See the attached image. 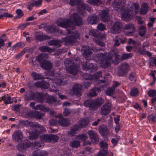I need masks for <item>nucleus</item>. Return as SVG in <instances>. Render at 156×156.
<instances>
[{
  "label": "nucleus",
  "mask_w": 156,
  "mask_h": 156,
  "mask_svg": "<svg viewBox=\"0 0 156 156\" xmlns=\"http://www.w3.org/2000/svg\"><path fill=\"white\" fill-rule=\"evenodd\" d=\"M72 20L70 19L66 20L62 18H60L58 20L57 24L58 25L63 28H68V33L71 34L72 31L71 30L74 29L75 26L73 24V21L77 26H80L83 23V21L81 18L77 13H73L72 15Z\"/></svg>",
  "instance_id": "1"
},
{
  "label": "nucleus",
  "mask_w": 156,
  "mask_h": 156,
  "mask_svg": "<svg viewBox=\"0 0 156 156\" xmlns=\"http://www.w3.org/2000/svg\"><path fill=\"white\" fill-rule=\"evenodd\" d=\"M106 53H100L96 54L95 58L97 61H100L101 66L102 68L106 69L110 66L113 62L112 56L109 55H106Z\"/></svg>",
  "instance_id": "2"
},
{
  "label": "nucleus",
  "mask_w": 156,
  "mask_h": 156,
  "mask_svg": "<svg viewBox=\"0 0 156 156\" xmlns=\"http://www.w3.org/2000/svg\"><path fill=\"white\" fill-rule=\"evenodd\" d=\"M32 129V131L29 132V138L30 139L37 138L39 134L44 133L46 131L44 126L38 123L33 124Z\"/></svg>",
  "instance_id": "3"
},
{
  "label": "nucleus",
  "mask_w": 156,
  "mask_h": 156,
  "mask_svg": "<svg viewBox=\"0 0 156 156\" xmlns=\"http://www.w3.org/2000/svg\"><path fill=\"white\" fill-rule=\"evenodd\" d=\"M104 103V100L100 97L93 100H87L84 103V105L86 107H88L90 109L94 110L97 109Z\"/></svg>",
  "instance_id": "4"
},
{
  "label": "nucleus",
  "mask_w": 156,
  "mask_h": 156,
  "mask_svg": "<svg viewBox=\"0 0 156 156\" xmlns=\"http://www.w3.org/2000/svg\"><path fill=\"white\" fill-rule=\"evenodd\" d=\"M70 62L71 65L68 67L67 70L70 73L76 75L77 73L78 68L80 66L78 59L77 58L72 59Z\"/></svg>",
  "instance_id": "5"
},
{
  "label": "nucleus",
  "mask_w": 156,
  "mask_h": 156,
  "mask_svg": "<svg viewBox=\"0 0 156 156\" xmlns=\"http://www.w3.org/2000/svg\"><path fill=\"white\" fill-rule=\"evenodd\" d=\"M83 86L79 83H75L69 91V94L72 96L77 97L82 95Z\"/></svg>",
  "instance_id": "6"
},
{
  "label": "nucleus",
  "mask_w": 156,
  "mask_h": 156,
  "mask_svg": "<svg viewBox=\"0 0 156 156\" xmlns=\"http://www.w3.org/2000/svg\"><path fill=\"white\" fill-rule=\"evenodd\" d=\"M125 0H114L113 6L114 10L118 11L122 10L124 8Z\"/></svg>",
  "instance_id": "7"
},
{
  "label": "nucleus",
  "mask_w": 156,
  "mask_h": 156,
  "mask_svg": "<svg viewBox=\"0 0 156 156\" xmlns=\"http://www.w3.org/2000/svg\"><path fill=\"white\" fill-rule=\"evenodd\" d=\"M82 50L83 51V55L86 60L90 59V55L92 54V50L88 46H84L82 47Z\"/></svg>",
  "instance_id": "8"
},
{
  "label": "nucleus",
  "mask_w": 156,
  "mask_h": 156,
  "mask_svg": "<svg viewBox=\"0 0 156 156\" xmlns=\"http://www.w3.org/2000/svg\"><path fill=\"white\" fill-rule=\"evenodd\" d=\"M55 118H59L58 120V124L62 127H66L70 125L69 120L67 119L63 118L62 114H59L55 115Z\"/></svg>",
  "instance_id": "9"
},
{
  "label": "nucleus",
  "mask_w": 156,
  "mask_h": 156,
  "mask_svg": "<svg viewBox=\"0 0 156 156\" xmlns=\"http://www.w3.org/2000/svg\"><path fill=\"white\" fill-rule=\"evenodd\" d=\"M123 27L122 23L119 21L115 22L111 29V31L114 34H116L120 33Z\"/></svg>",
  "instance_id": "10"
},
{
  "label": "nucleus",
  "mask_w": 156,
  "mask_h": 156,
  "mask_svg": "<svg viewBox=\"0 0 156 156\" xmlns=\"http://www.w3.org/2000/svg\"><path fill=\"white\" fill-rule=\"evenodd\" d=\"M111 104L108 102L105 104L101 108L100 114L102 115L106 116L110 113L111 109Z\"/></svg>",
  "instance_id": "11"
},
{
  "label": "nucleus",
  "mask_w": 156,
  "mask_h": 156,
  "mask_svg": "<svg viewBox=\"0 0 156 156\" xmlns=\"http://www.w3.org/2000/svg\"><path fill=\"white\" fill-rule=\"evenodd\" d=\"M133 11L128 9L125 10L122 14V19L125 21H128L133 18Z\"/></svg>",
  "instance_id": "12"
},
{
  "label": "nucleus",
  "mask_w": 156,
  "mask_h": 156,
  "mask_svg": "<svg viewBox=\"0 0 156 156\" xmlns=\"http://www.w3.org/2000/svg\"><path fill=\"white\" fill-rule=\"evenodd\" d=\"M129 66L126 63L122 64L120 66L118 75L119 76H122L126 75L129 69Z\"/></svg>",
  "instance_id": "13"
},
{
  "label": "nucleus",
  "mask_w": 156,
  "mask_h": 156,
  "mask_svg": "<svg viewBox=\"0 0 156 156\" xmlns=\"http://www.w3.org/2000/svg\"><path fill=\"white\" fill-rule=\"evenodd\" d=\"M12 140L18 142H21L23 139V134L20 130H16L12 136Z\"/></svg>",
  "instance_id": "14"
},
{
  "label": "nucleus",
  "mask_w": 156,
  "mask_h": 156,
  "mask_svg": "<svg viewBox=\"0 0 156 156\" xmlns=\"http://www.w3.org/2000/svg\"><path fill=\"white\" fill-rule=\"evenodd\" d=\"M109 11L107 9H103L100 13L99 16L101 20L103 22L109 21L110 17L109 16Z\"/></svg>",
  "instance_id": "15"
},
{
  "label": "nucleus",
  "mask_w": 156,
  "mask_h": 156,
  "mask_svg": "<svg viewBox=\"0 0 156 156\" xmlns=\"http://www.w3.org/2000/svg\"><path fill=\"white\" fill-rule=\"evenodd\" d=\"M87 60L86 61L82 63V67L84 70L87 71L91 69L92 71H94L96 69V65L92 63H90Z\"/></svg>",
  "instance_id": "16"
},
{
  "label": "nucleus",
  "mask_w": 156,
  "mask_h": 156,
  "mask_svg": "<svg viewBox=\"0 0 156 156\" xmlns=\"http://www.w3.org/2000/svg\"><path fill=\"white\" fill-rule=\"evenodd\" d=\"M88 134L93 144H96L98 142L99 138L97 134L95 132L92 130H89Z\"/></svg>",
  "instance_id": "17"
},
{
  "label": "nucleus",
  "mask_w": 156,
  "mask_h": 156,
  "mask_svg": "<svg viewBox=\"0 0 156 156\" xmlns=\"http://www.w3.org/2000/svg\"><path fill=\"white\" fill-rule=\"evenodd\" d=\"M30 147H31V144L30 142L27 140H25L22 143L18 144L17 146V147L19 151H22L23 150L26 149Z\"/></svg>",
  "instance_id": "18"
},
{
  "label": "nucleus",
  "mask_w": 156,
  "mask_h": 156,
  "mask_svg": "<svg viewBox=\"0 0 156 156\" xmlns=\"http://www.w3.org/2000/svg\"><path fill=\"white\" fill-rule=\"evenodd\" d=\"M124 29L128 31L126 32V34L128 36H132L135 31V28L134 25L132 24H126L124 27Z\"/></svg>",
  "instance_id": "19"
},
{
  "label": "nucleus",
  "mask_w": 156,
  "mask_h": 156,
  "mask_svg": "<svg viewBox=\"0 0 156 156\" xmlns=\"http://www.w3.org/2000/svg\"><path fill=\"white\" fill-rule=\"evenodd\" d=\"M75 40L71 36H69L67 37L63 38L62 39L61 42H65L68 45H73L76 42Z\"/></svg>",
  "instance_id": "20"
},
{
  "label": "nucleus",
  "mask_w": 156,
  "mask_h": 156,
  "mask_svg": "<svg viewBox=\"0 0 156 156\" xmlns=\"http://www.w3.org/2000/svg\"><path fill=\"white\" fill-rule=\"evenodd\" d=\"M81 129V128L78 123L72 126L70 131L68 132L69 134L71 136H73L76 133V131Z\"/></svg>",
  "instance_id": "21"
},
{
  "label": "nucleus",
  "mask_w": 156,
  "mask_h": 156,
  "mask_svg": "<svg viewBox=\"0 0 156 156\" xmlns=\"http://www.w3.org/2000/svg\"><path fill=\"white\" fill-rule=\"evenodd\" d=\"M88 23L91 24H96L99 21L98 17L95 14L89 16L87 19Z\"/></svg>",
  "instance_id": "22"
},
{
  "label": "nucleus",
  "mask_w": 156,
  "mask_h": 156,
  "mask_svg": "<svg viewBox=\"0 0 156 156\" xmlns=\"http://www.w3.org/2000/svg\"><path fill=\"white\" fill-rule=\"evenodd\" d=\"M40 66L42 68L48 70L52 69V65L50 62L46 60L41 63Z\"/></svg>",
  "instance_id": "23"
},
{
  "label": "nucleus",
  "mask_w": 156,
  "mask_h": 156,
  "mask_svg": "<svg viewBox=\"0 0 156 156\" xmlns=\"http://www.w3.org/2000/svg\"><path fill=\"white\" fill-rule=\"evenodd\" d=\"M48 154L46 151L36 150L33 152L32 156H48Z\"/></svg>",
  "instance_id": "24"
},
{
  "label": "nucleus",
  "mask_w": 156,
  "mask_h": 156,
  "mask_svg": "<svg viewBox=\"0 0 156 156\" xmlns=\"http://www.w3.org/2000/svg\"><path fill=\"white\" fill-rule=\"evenodd\" d=\"M48 57V54H40L36 57V60L41 64L43 61H46Z\"/></svg>",
  "instance_id": "25"
},
{
  "label": "nucleus",
  "mask_w": 156,
  "mask_h": 156,
  "mask_svg": "<svg viewBox=\"0 0 156 156\" xmlns=\"http://www.w3.org/2000/svg\"><path fill=\"white\" fill-rule=\"evenodd\" d=\"M35 93L30 91L25 94L24 98L25 100L27 101H30L32 99L34 100H35Z\"/></svg>",
  "instance_id": "26"
},
{
  "label": "nucleus",
  "mask_w": 156,
  "mask_h": 156,
  "mask_svg": "<svg viewBox=\"0 0 156 156\" xmlns=\"http://www.w3.org/2000/svg\"><path fill=\"white\" fill-rule=\"evenodd\" d=\"M62 39L60 41L58 40H52L48 42V45L49 46H55L57 48L60 47L62 44L61 43L62 42H61Z\"/></svg>",
  "instance_id": "27"
},
{
  "label": "nucleus",
  "mask_w": 156,
  "mask_h": 156,
  "mask_svg": "<svg viewBox=\"0 0 156 156\" xmlns=\"http://www.w3.org/2000/svg\"><path fill=\"white\" fill-rule=\"evenodd\" d=\"M45 98V96L42 93H35V99L36 101L38 102H42L44 101Z\"/></svg>",
  "instance_id": "28"
},
{
  "label": "nucleus",
  "mask_w": 156,
  "mask_h": 156,
  "mask_svg": "<svg viewBox=\"0 0 156 156\" xmlns=\"http://www.w3.org/2000/svg\"><path fill=\"white\" fill-rule=\"evenodd\" d=\"M36 85L37 86L44 89L47 88L49 85L48 82L44 81H42L41 82H37L36 83Z\"/></svg>",
  "instance_id": "29"
},
{
  "label": "nucleus",
  "mask_w": 156,
  "mask_h": 156,
  "mask_svg": "<svg viewBox=\"0 0 156 156\" xmlns=\"http://www.w3.org/2000/svg\"><path fill=\"white\" fill-rule=\"evenodd\" d=\"M100 32L97 29H91L89 32V35L93 36L96 38H98L100 36Z\"/></svg>",
  "instance_id": "30"
},
{
  "label": "nucleus",
  "mask_w": 156,
  "mask_h": 156,
  "mask_svg": "<svg viewBox=\"0 0 156 156\" xmlns=\"http://www.w3.org/2000/svg\"><path fill=\"white\" fill-rule=\"evenodd\" d=\"M38 49L42 52H48L51 53L53 51V49L47 46H41Z\"/></svg>",
  "instance_id": "31"
},
{
  "label": "nucleus",
  "mask_w": 156,
  "mask_h": 156,
  "mask_svg": "<svg viewBox=\"0 0 156 156\" xmlns=\"http://www.w3.org/2000/svg\"><path fill=\"white\" fill-rule=\"evenodd\" d=\"M44 146L43 143L41 141L40 142H35L31 143V148H32L37 149L39 147H43Z\"/></svg>",
  "instance_id": "32"
},
{
  "label": "nucleus",
  "mask_w": 156,
  "mask_h": 156,
  "mask_svg": "<svg viewBox=\"0 0 156 156\" xmlns=\"http://www.w3.org/2000/svg\"><path fill=\"white\" fill-rule=\"evenodd\" d=\"M40 140L43 143L44 142L50 143V135L43 134L40 136Z\"/></svg>",
  "instance_id": "33"
},
{
  "label": "nucleus",
  "mask_w": 156,
  "mask_h": 156,
  "mask_svg": "<svg viewBox=\"0 0 156 156\" xmlns=\"http://www.w3.org/2000/svg\"><path fill=\"white\" fill-rule=\"evenodd\" d=\"M79 7H80V10H78L79 11H80L81 10L83 11V10L86 9L89 12L90 11L91 9L90 7L88 6L87 4L84 3H81Z\"/></svg>",
  "instance_id": "34"
},
{
  "label": "nucleus",
  "mask_w": 156,
  "mask_h": 156,
  "mask_svg": "<svg viewBox=\"0 0 156 156\" xmlns=\"http://www.w3.org/2000/svg\"><path fill=\"white\" fill-rule=\"evenodd\" d=\"M35 39L39 41H43L45 40L50 39V37L47 35H37L35 36Z\"/></svg>",
  "instance_id": "35"
},
{
  "label": "nucleus",
  "mask_w": 156,
  "mask_h": 156,
  "mask_svg": "<svg viewBox=\"0 0 156 156\" xmlns=\"http://www.w3.org/2000/svg\"><path fill=\"white\" fill-rule=\"evenodd\" d=\"M148 9V6L147 3H143L141 6V8L140 10V13L141 14H146L147 12Z\"/></svg>",
  "instance_id": "36"
},
{
  "label": "nucleus",
  "mask_w": 156,
  "mask_h": 156,
  "mask_svg": "<svg viewBox=\"0 0 156 156\" xmlns=\"http://www.w3.org/2000/svg\"><path fill=\"white\" fill-rule=\"evenodd\" d=\"M69 145L72 148H78L80 146V142L78 140H73L70 142Z\"/></svg>",
  "instance_id": "37"
},
{
  "label": "nucleus",
  "mask_w": 156,
  "mask_h": 156,
  "mask_svg": "<svg viewBox=\"0 0 156 156\" xmlns=\"http://www.w3.org/2000/svg\"><path fill=\"white\" fill-rule=\"evenodd\" d=\"M81 3L80 2V0H70L69 2V4L72 6H73L75 5L78 6V10H80V7L79 5Z\"/></svg>",
  "instance_id": "38"
},
{
  "label": "nucleus",
  "mask_w": 156,
  "mask_h": 156,
  "mask_svg": "<svg viewBox=\"0 0 156 156\" xmlns=\"http://www.w3.org/2000/svg\"><path fill=\"white\" fill-rule=\"evenodd\" d=\"M88 119L87 118H84L81 120L79 122L78 124L82 129L87 126L88 125Z\"/></svg>",
  "instance_id": "39"
},
{
  "label": "nucleus",
  "mask_w": 156,
  "mask_h": 156,
  "mask_svg": "<svg viewBox=\"0 0 156 156\" xmlns=\"http://www.w3.org/2000/svg\"><path fill=\"white\" fill-rule=\"evenodd\" d=\"M98 79H85V80L84 81V86L86 88L88 87L91 84V81L94 79L95 81H97Z\"/></svg>",
  "instance_id": "40"
},
{
  "label": "nucleus",
  "mask_w": 156,
  "mask_h": 156,
  "mask_svg": "<svg viewBox=\"0 0 156 156\" xmlns=\"http://www.w3.org/2000/svg\"><path fill=\"white\" fill-rule=\"evenodd\" d=\"M65 79H58L55 80V83L57 85H62L64 86L68 82V80H64Z\"/></svg>",
  "instance_id": "41"
},
{
  "label": "nucleus",
  "mask_w": 156,
  "mask_h": 156,
  "mask_svg": "<svg viewBox=\"0 0 156 156\" xmlns=\"http://www.w3.org/2000/svg\"><path fill=\"white\" fill-rule=\"evenodd\" d=\"M20 123L23 126H25L27 127L30 126V129H32V126L33 124L32 122L27 120L22 121L20 122Z\"/></svg>",
  "instance_id": "42"
},
{
  "label": "nucleus",
  "mask_w": 156,
  "mask_h": 156,
  "mask_svg": "<svg viewBox=\"0 0 156 156\" xmlns=\"http://www.w3.org/2000/svg\"><path fill=\"white\" fill-rule=\"evenodd\" d=\"M1 100L4 101V103L6 105L11 104L12 102L11 101V98L9 96H4L2 97L1 98H0V100Z\"/></svg>",
  "instance_id": "43"
},
{
  "label": "nucleus",
  "mask_w": 156,
  "mask_h": 156,
  "mask_svg": "<svg viewBox=\"0 0 156 156\" xmlns=\"http://www.w3.org/2000/svg\"><path fill=\"white\" fill-rule=\"evenodd\" d=\"M147 119L149 122L151 123L156 121V114H151L147 116Z\"/></svg>",
  "instance_id": "44"
},
{
  "label": "nucleus",
  "mask_w": 156,
  "mask_h": 156,
  "mask_svg": "<svg viewBox=\"0 0 156 156\" xmlns=\"http://www.w3.org/2000/svg\"><path fill=\"white\" fill-rule=\"evenodd\" d=\"M59 137L56 135H50V143H54L58 141Z\"/></svg>",
  "instance_id": "45"
},
{
  "label": "nucleus",
  "mask_w": 156,
  "mask_h": 156,
  "mask_svg": "<svg viewBox=\"0 0 156 156\" xmlns=\"http://www.w3.org/2000/svg\"><path fill=\"white\" fill-rule=\"evenodd\" d=\"M133 55L132 53H129L128 54H123L121 56V60L122 61L126 60L131 58Z\"/></svg>",
  "instance_id": "46"
},
{
  "label": "nucleus",
  "mask_w": 156,
  "mask_h": 156,
  "mask_svg": "<svg viewBox=\"0 0 156 156\" xmlns=\"http://www.w3.org/2000/svg\"><path fill=\"white\" fill-rule=\"evenodd\" d=\"M87 2L94 6L98 5L101 4V0H87Z\"/></svg>",
  "instance_id": "47"
},
{
  "label": "nucleus",
  "mask_w": 156,
  "mask_h": 156,
  "mask_svg": "<svg viewBox=\"0 0 156 156\" xmlns=\"http://www.w3.org/2000/svg\"><path fill=\"white\" fill-rule=\"evenodd\" d=\"M44 115V114L43 113L38 111H35L34 113V117L39 119H41L42 117Z\"/></svg>",
  "instance_id": "48"
},
{
  "label": "nucleus",
  "mask_w": 156,
  "mask_h": 156,
  "mask_svg": "<svg viewBox=\"0 0 156 156\" xmlns=\"http://www.w3.org/2000/svg\"><path fill=\"white\" fill-rule=\"evenodd\" d=\"M115 89L114 87H111L107 88L106 91V94L108 96L112 95L115 92Z\"/></svg>",
  "instance_id": "49"
},
{
  "label": "nucleus",
  "mask_w": 156,
  "mask_h": 156,
  "mask_svg": "<svg viewBox=\"0 0 156 156\" xmlns=\"http://www.w3.org/2000/svg\"><path fill=\"white\" fill-rule=\"evenodd\" d=\"M146 28L144 26H142L139 29V34L141 37L143 36L146 33Z\"/></svg>",
  "instance_id": "50"
},
{
  "label": "nucleus",
  "mask_w": 156,
  "mask_h": 156,
  "mask_svg": "<svg viewBox=\"0 0 156 156\" xmlns=\"http://www.w3.org/2000/svg\"><path fill=\"white\" fill-rule=\"evenodd\" d=\"M34 109L41 110L45 111H48L49 110V109L48 108L45 107L40 105L36 106L34 108Z\"/></svg>",
  "instance_id": "51"
},
{
  "label": "nucleus",
  "mask_w": 156,
  "mask_h": 156,
  "mask_svg": "<svg viewBox=\"0 0 156 156\" xmlns=\"http://www.w3.org/2000/svg\"><path fill=\"white\" fill-rule=\"evenodd\" d=\"M138 91L137 88H134L130 90L129 94L130 96L133 97L136 96L138 94Z\"/></svg>",
  "instance_id": "52"
},
{
  "label": "nucleus",
  "mask_w": 156,
  "mask_h": 156,
  "mask_svg": "<svg viewBox=\"0 0 156 156\" xmlns=\"http://www.w3.org/2000/svg\"><path fill=\"white\" fill-rule=\"evenodd\" d=\"M149 65L151 66H156V57L151 58L149 60Z\"/></svg>",
  "instance_id": "53"
},
{
  "label": "nucleus",
  "mask_w": 156,
  "mask_h": 156,
  "mask_svg": "<svg viewBox=\"0 0 156 156\" xmlns=\"http://www.w3.org/2000/svg\"><path fill=\"white\" fill-rule=\"evenodd\" d=\"M31 76L33 78H49L48 77H43L42 75L34 72L31 73Z\"/></svg>",
  "instance_id": "54"
},
{
  "label": "nucleus",
  "mask_w": 156,
  "mask_h": 156,
  "mask_svg": "<svg viewBox=\"0 0 156 156\" xmlns=\"http://www.w3.org/2000/svg\"><path fill=\"white\" fill-rule=\"evenodd\" d=\"M56 101L55 98L51 96H49L47 98V102L50 104H51L53 102H55Z\"/></svg>",
  "instance_id": "55"
},
{
  "label": "nucleus",
  "mask_w": 156,
  "mask_h": 156,
  "mask_svg": "<svg viewBox=\"0 0 156 156\" xmlns=\"http://www.w3.org/2000/svg\"><path fill=\"white\" fill-rule=\"evenodd\" d=\"M75 40L78 39L80 37V35L78 32L76 30H74L72 32V35H70Z\"/></svg>",
  "instance_id": "56"
},
{
  "label": "nucleus",
  "mask_w": 156,
  "mask_h": 156,
  "mask_svg": "<svg viewBox=\"0 0 156 156\" xmlns=\"http://www.w3.org/2000/svg\"><path fill=\"white\" fill-rule=\"evenodd\" d=\"M147 94L149 97H155L156 96V90H151L148 91Z\"/></svg>",
  "instance_id": "57"
},
{
  "label": "nucleus",
  "mask_w": 156,
  "mask_h": 156,
  "mask_svg": "<svg viewBox=\"0 0 156 156\" xmlns=\"http://www.w3.org/2000/svg\"><path fill=\"white\" fill-rule=\"evenodd\" d=\"M108 152V150H101L98 152L97 156H107V154Z\"/></svg>",
  "instance_id": "58"
},
{
  "label": "nucleus",
  "mask_w": 156,
  "mask_h": 156,
  "mask_svg": "<svg viewBox=\"0 0 156 156\" xmlns=\"http://www.w3.org/2000/svg\"><path fill=\"white\" fill-rule=\"evenodd\" d=\"M16 12L17 15L16 18H20L23 16V13L21 9H17Z\"/></svg>",
  "instance_id": "59"
},
{
  "label": "nucleus",
  "mask_w": 156,
  "mask_h": 156,
  "mask_svg": "<svg viewBox=\"0 0 156 156\" xmlns=\"http://www.w3.org/2000/svg\"><path fill=\"white\" fill-rule=\"evenodd\" d=\"M12 17L13 15L12 14L8 13L7 12H5L3 15H0V19H2L3 17Z\"/></svg>",
  "instance_id": "60"
},
{
  "label": "nucleus",
  "mask_w": 156,
  "mask_h": 156,
  "mask_svg": "<svg viewBox=\"0 0 156 156\" xmlns=\"http://www.w3.org/2000/svg\"><path fill=\"white\" fill-rule=\"evenodd\" d=\"M98 89L94 88V89L91 90L89 93V95L90 97H94V96H96L97 95V94L96 93V90H97Z\"/></svg>",
  "instance_id": "61"
},
{
  "label": "nucleus",
  "mask_w": 156,
  "mask_h": 156,
  "mask_svg": "<svg viewBox=\"0 0 156 156\" xmlns=\"http://www.w3.org/2000/svg\"><path fill=\"white\" fill-rule=\"evenodd\" d=\"M130 8L131 9L132 11L134 9L136 10L138 9L139 8V6L138 4L134 3L130 6Z\"/></svg>",
  "instance_id": "62"
},
{
  "label": "nucleus",
  "mask_w": 156,
  "mask_h": 156,
  "mask_svg": "<svg viewBox=\"0 0 156 156\" xmlns=\"http://www.w3.org/2000/svg\"><path fill=\"white\" fill-rule=\"evenodd\" d=\"M98 30L100 31H102L106 29V27L105 25L102 23H99L98 26Z\"/></svg>",
  "instance_id": "63"
},
{
  "label": "nucleus",
  "mask_w": 156,
  "mask_h": 156,
  "mask_svg": "<svg viewBox=\"0 0 156 156\" xmlns=\"http://www.w3.org/2000/svg\"><path fill=\"white\" fill-rule=\"evenodd\" d=\"M100 147L102 148H107L108 147L107 144L104 142L103 140L101 141L100 143Z\"/></svg>",
  "instance_id": "64"
}]
</instances>
